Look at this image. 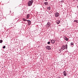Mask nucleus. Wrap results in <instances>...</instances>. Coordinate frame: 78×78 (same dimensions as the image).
<instances>
[{
    "label": "nucleus",
    "instance_id": "f257e3e1",
    "mask_svg": "<svg viewBox=\"0 0 78 78\" xmlns=\"http://www.w3.org/2000/svg\"><path fill=\"white\" fill-rule=\"evenodd\" d=\"M33 3V0H31V1H29L28 3V6H31Z\"/></svg>",
    "mask_w": 78,
    "mask_h": 78
},
{
    "label": "nucleus",
    "instance_id": "f03ea898",
    "mask_svg": "<svg viewBox=\"0 0 78 78\" xmlns=\"http://www.w3.org/2000/svg\"><path fill=\"white\" fill-rule=\"evenodd\" d=\"M59 13L58 12H55L54 13V16L56 17H59Z\"/></svg>",
    "mask_w": 78,
    "mask_h": 78
},
{
    "label": "nucleus",
    "instance_id": "7ed1b4c3",
    "mask_svg": "<svg viewBox=\"0 0 78 78\" xmlns=\"http://www.w3.org/2000/svg\"><path fill=\"white\" fill-rule=\"evenodd\" d=\"M46 49H48V50H50L51 49V48H50V47L49 46H48L46 47Z\"/></svg>",
    "mask_w": 78,
    "mask_h": 78
},
{
    "label": "nucleus",
    "instance_id": "20e7f679",
    "mask_svg": "<svg viewBox=\"0 0 78 78\" xmlns=\"http://www.w3.org/2000/svg\"><path fill=\"white\" fill-rule=\"evenodd\" d=\"M27 21L28 23V25H31V21L30 20H27Z\"/></svg>",
    "mask_w": 78,
    "mask_h": 78
},
{
    "label": "nucleus",
    "instance_id": "39448f33",
    "mask_svg": "<svg viewBox=\"0 0 78 78\" xmlns=\"http://www.w3.org/2000/svg\"><path fill=\"white\" fill-rule=\"evenodd\" d=\"M50 26V23L48 22L47 24L46 25V27L48 28Z\"/></svg>",
    "mask_w": 78,
    "mask_h": 78
},
{
    "label": "nucleus",
    "instance_id": "423d86ee",
    "mask_svg": "<svg viewBox=\"0 0 78 78\" xmlns=\"http://www.w3.org/2000/svg\"><path fill=\"white\" fill-rule=\"evenodd\" d=\"M63 74L64 76H67V73H66V71H64L63 72Z\"/></svg>",
    "mask_w": 78,
    "mask_h": 78
},
{
    "label": "nucleus",
    "instance_id": "0eeeda50",
    "mask_svg": "<svg viewBox=\"0 0 78 78\" xmlns=\"http://www.w3.org/2000/svg\"><path fill=\"white\" fill-rule=\"evenodd\" d=\"M57 23V24H59L60 22H61V21L59 20H58L56 21Z\"/></svg>",
    "mask_w": 78,
    "mask_h": 78
},
{
    "label": "nucleus",
    "instance_id": "6e6552de",
    "mask_svg": "<svg viewBox=\"0 0 78 78\" xmlns=\"http://www.w3.org/2000/svg\"><path fill=\"white\" fill-rule=\"evenodd\" d=\"M64 39L65 40H66V41H68V40H69V39H68V38L66 37H65Z\"/></svg>",
    "mask_w": 78,
    "mask_h": 78
},
{
    "label": "nucleus",
    "instance_id": "1a4fd4ad",
    "mask_svg": "<svg viewBox=\"0 0 78 78\" xmlns=\"http://www.w3.org/2000/svg\"><path fill=\"white\" fill-rule=\"evenodd\" d=\"M55 41L54 40H52L51 41V42L52 44H54L55 43Z\"/></svg>",
    "mask_w": 78,
    "mask_h": 78
},
{
    "label": "nucleus",
    "instance_id": "9d476101",
    "mask_svg": "<svg viewBox=\"0 0 78 78\" xmlns=\"http://www.w3.org/2000/svg\"><path fill=\"white\" fill-rule=\"evenodd\" d=\"M44 3L45 5H48V2H44Z\"/></svg>",
    "mask_w": 78,
    "mask_h": 78
},
{
    "label": "nucleus",
    "instance_id": "9b49d317",
    "mask_svg": "<svg viewBox=\"0 0 78 78\" xmlns=\"http://www.w3.org/2000/svg\"><path fill=\"white\" fill-rule=\"evenodd\" d=\"M30 14H27V19H28V18H29V17H30Z\"/></svg>",
    "mask_w": 78,
    "mask_h": 78
},
{
    "label": "nucleus",
    "instance_id": "f8f14e48",
    "mask_svg": "<svg viewBox=\"0 0 78 78\" xmlns=\"http://www.w3.org/2000/svg\"><path fill=\"white\" fill-rule=\"evenodd\" d=\"M62 48L63 49L65 50V49L66 48V47H65V45H63L62 46Z\"/></svg>",
    "mask_w": 78,
    "mask_h": 78
},
{
    "label": "nucleus",
    "instance_id": "ddd939ff",
    "mask_svg": "<svg viewBox=\"0 0 78 78\" xmlns=\"http://www.w3.org/2000/svg\"><path fill=\"white\" fill-rule=\"evenodd\" d=\"M23 21H27V20H26V19H25V18H23Z\"/></svg>",
    "mask_w": 78,
    "mask_h": 78
},
{
    "label": "nucleus",
    "instance_id": "4468645a",
    "mask_svg": "<svg viewBox=\"0 0 78 78\" xmlns=\"http://www.w3.org/2000/svg\"><path fill=\"white\" fill-rule=\"evenodd\" d=\"M48 10H50V9H51V7H50V6H49L48 8Z\"/></svg>",
    "mask_w": 78,
    "mask_h": 78
},
{
    "label": "nucleus",
    "instance_id": "2eb2a0df",
    "mask_svg": "<svg viewBox=\"0 0 78 78\" xmlns=\"http://www.w3.org/2000/svg\"><path fill=\"white\" fill-rule=\"evenodd\" d=\"M74 45V43H71V45Z\"/></svg>",
    "mask_w": 78,
    "mask_h": 78
},
{
    "label": "nucleus",
    "instance_id": "dca6fc26",
    "mask_svg": "<svg viewBox=\"0 0 78 78\" xmlns=\"http://www.w3.org/2000/svg\"><path fill=\"white\" fill-rule=\"evenodd\" d=\"M65 46V48H67V45L66 44Z\"/></svg>",
    "mask_w": 78,
    "mask_h": 78
},
{
    "label": "nucleus",
    "instance_id": "f3484780",
    "mask_svg": "<svg viewBox=\"0 0 78 78\" xmlns=\"http://www.w3.org/2000/svg\"><path fill=\"white\" fill-rule=\"evenodd\" d=\"M3 42V40H0V43H2Z\"/></svg>",
    "mask_w": 78,
    "mask_h": 78
},
{
    "label": "nucleus",
    "instance_id": "a211bd4d",
    "mask_svg": "<svg viewBox=\"0 0 78 78\" xmlns=\"http://www.w3.org/2000/svg\"><path fill=\"white\" fill-rule=\"evenodd\" d=\"M74 22H76V23H77V22H78V20H74Z\"/></svg>",
    "mask_w": 78,
    "mask_h": 78
},
{
    "label": "nucleus",
    "instance_id": "6ab92c4d",
    "mask_svg": "<svg viewBox=\"0 0 78 78\" xmlns=\"http://www.w3.org/2000/svg\"><path fill=\"white\" fill-rule=\"evenodd\" d=\"M50 44V42L49 41L48 42V44Z\"/></svg>",
    "mask_w": 78,
    "mask_h": 78
},
{
    "label": "nucleus",
    "instance_id": "aec40b11",
    "mask_svg": "<svg viewBox=\"0 0 78 78\" xmlns=\"http://www.w3.org/2000/svg\"><path fill=\"white\" fill-rule=\"evenodd\" d=\"M5 47H6V46H4L3 47V48H5Z\"/></svg>",
    "mask_w": 78,
    "mask_h": 78
},
{
    "label": "nucleus",
    "instance_id": "412c9836",
    "mask_svg": "<svg viewBox=\"0 0 78 78\" xmlns=\"http://www.w3.org/2000/svg\"><path fill=\"white\" fill-rule=\"evenodd\" d=\"M61 49V50H64V49L63 48H62Z\"/></svg>",
    "mask_w": 78,
    "mask_h": 78
},
{
    "label": "nucleus",
    "instance_id": "4be33fe9",
    "mask_svg": "<svg viewBox=\"0 0 78 78\" xmlns=\"http://www.w3.org/2000/svg\"><path fill=\"white\" fill-rule=\"evenodd\" d=\"M45 1H47V0H44Z\"/></svg>",
    "mask_w": 78,
    "mask_h": 78
},
{
    "label": "nucleus",
    "instance_id": "5701e85b",
    "mask_svg": "<svg viewBox=\"0 0 78 78\" xmlns=\"http://www.w3.org/2000/svg\"><path fill=\"white\" fill-rule=\"evenodd\" d=\"M77 23H78V21H77Z\"/></svg>",
    "mask_w": 78,
    "mask_h": 78
},
{
    "label": "nucleus",
    "instance_id": "b1692460",
    "mask_svg": "<svg viewBox=\"0 0 78 78\" xmlns=\"http://www.w3.org/2000/svg\"><path fill=\"white\" fill-rule=\"evenodd\" d=\"M77 0V1H78V0Z\"/></svg>",
    "mask_w": 78,
    "mask_h": 78
}]
</instances>
